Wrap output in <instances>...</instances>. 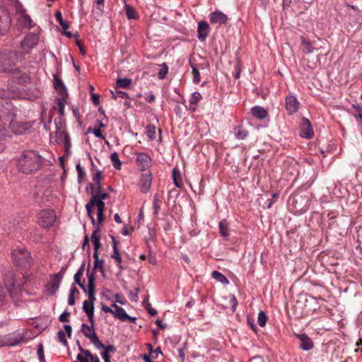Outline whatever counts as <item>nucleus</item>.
<instances>
[{"mask_svg": "<svg viewBox=\"0 0 362 362\" xmlns=\"http://www.w3.org/2000/svg\"><path fill=\"white\" fill-rule=\"evenodd\" d=\"M42 158L38 152L33 150L24 151L18 161V169L23 173L30 174L40 170Z\"/></svg>", "mask_w": 362, "mask_h": 362, "instance_id": "nucleus-1", "label": "nucleus"}, {"mask_svg": "<svg viewBox=\"0 0 362 362\" xmlns=\"http://www.w3.org/2000/svg\"><path fill=\"white\" fill-rule=\"evenodd\" d=\"M15 118V108L11 103L7 101L3 103L0 101V119L4 123L8 122L9 127L14 133L22 134L24 129L18 125Z\"/></svg>", "mask_w": 362, "mask_h": 362, "instance_id": "nucleus-2", "label": "nucleus"}, {"mask_svg": "<svg viewBox=\"0 0 362 362\" xmlns=\"http://www.w3.org/2000/svg\"><path fill=\"white\" fill-rule=\"evenodd\" d=\"M20 54L16 51L0 53V72L6 73L17 71L15 66L20 59Z\"/></svg>", "mask_w": 362, "mask_h": 362, "instance_id": "nucleus-3", "label": "nucleus"}, {"mask_svg": "<svg viewBox=\"0 0 362 362\" xmlns=\"http://www.w3.org/2000/svg\"><path fill=\"white\" fill-rule=\"evenodd\" d=\"M94 206H96L98 209V223L99 225H102L104 220L103 212L105 209V202L102 201L101 199H98V195L95 194L92 195L91 199L86 205L88 216L90 218L93 224H95V218L93 215V209Z\"/></svg>", "mask_w": 362, "mask_h": 362, "instance_id": "nucleus-4", "label": "nucleus"}, {"mask_svg": "<svg viewBox=\"0 0 362 362\" xmlns=\"http://www.w3.org/2000/svg\"><path fill=\"white\" fill-rule=\"evenodd\" d=\"M4 281L7 286V292L9 293L11 298L16 299L21 292V284L18 283L16 278V274L12 270L7 271L4 274Z\"/></svg>", "mask_w": 362, "mask_h": 362, "instance_id": "nucleus-5", "label": "nucleus"}, {"mask_svg": "<svg viewBox=\"0 0 362 362\" xmlns=\"http://www.w3.org/2000/svg\"><path fill=\"white\" fill-rule=\"evenodd\" d=\"M14 264L27 268L30 266L31 256L25 248H18L12 252Z\"/></svg>", "mask_w": 362, "mask_h": 362, "instance_id": "nucleus-6", "label": "nucleus"}, {"mask_svg": "<svg viewBox=\"0 0 362 362\" xmlns=\"http://www.w3.org/2000/svg\"><path fill=\"white\" fill-rule=\"evenodd\" d=\"M56 218L54 211L51 209L42 210L38 214L39 223L43 228L52 226L55 222Z\"/></svg>", "mask_w": 362, "mask_h": 362, "instance_id": "nucleus-7", "label": "nucleus"}, {"mask_svg": "<svg viewBox=\"0 0 362 362\" xmlns=\"http://www.w3.org/2000/svg\"><path fill=\"white\" fill-rule=\"evenodd\" d=\"M39 36L35 33H30L26 35L21 42L22 49L25 53L30 52L38 42Z\"/></svg>", "mask_w": 362, "mask_h": 362, "instance_id": "nucleus-8", "label": "nucleus"}, {"mask_svg": "<svg viewBox=\"0 0 362 362\" xmlns=\"http://www.w3.org/2000/svg\"><path fill=\"white\" fill-rule=\"evenodd\" d=\"M11 17L5 9L0 8V35H4L10 28Z\"/></svg>", "mask_w": 362, "mask_h": 362, "instance_id": "nucleus-9", "label": "nucleus"}, {"mask_svg": "<svg viewBox=\"0 0 362 362\" xmlns=\"http://www.w3.org/2000/svg\"><path fill=\"white\" fill-rule=\"evenodd\" d=\"M313 134L314 132L310 122L307 118H303L302 123L300 124V135L306 139H311Z\"/></svg>", "mask_w": 362, "mask_h": 362, "instance_id": "nucleus-10", "label": "nucleus"}, {"mask_svg": "<svg viewBox=\"0 0 362 362\" xmlns=\"http://www.w3.org/2000/svg\"><path fill=\"white\" fill-rule=\"evenodd\" d=\"M286 110L289 114L296 112L299 108L300 103L293 95H288L286 99Z\"/></svg>", "mask_w": 362, "mask_h": 362, "instance_id": "nucleus-11", "label": "nucleus"}, {"mask_svg": "<svg viewBox=\"0 0 362 362\" xmlns=\"http://www.w3.org/2000/svg\"><path fill=\"white\" fill-rule=\"evenodd\" d=\"M314 50L319 52V54L327 55L329 52L328 42L325 39H319L317 42H314Z\"/></svg>", "mask_w": 362, "mask_h": 362, "instance_id": "nucleus-12", "label": "nucleus"}, {"mask_svg": "<svg viewBox=\"0 0 362 362\" xmlns=\"http://www.w3.org/2000/svg\"><path fill=\"white\" fill-rule=\"evenodd\" d=\"M94 301L95 300H85L83 303V310L87 314L90 324H93L94 317Z\"/></svg>", "mask_w": 362, "mask_h": 362, "instance_id": "nucleus-13", "label": "nucleus"}, {"mask_svg": "<svg viewBox=\"0 0 362 362\" xmlns=\"http://www.w3.org/2000/svg\"><path fill=\"white\" fill-rule=\"evenodd\" d=\"M228 21V17L223 13L216 11L211 13L210 21L211 23L225 24Z\"/></svg>", "mask_w": 362, "mask_h": 362, "instance_id": "nucleus-14", "label": "nucleus"}, {"mask_svg": "<svg viewBox=\"0 0 362 362\" xmlns=\"http://www.w3.org/2000/svg\"><path fill=\"white\" fill-rule=\"evenodd\" d=\"M209 24L205 21H201L198 24V38L201 41H204L209 34Z\"/></svg>", "mask_w": 362, "mask_h": 362, "instance_id": "nucleus-15", "label": "nucleus"}, {"mask_svg": "<svg viewBox=\"0 0 362 362\" xmlns=\"http://www.w3.org/2000/svg\"><path fill=\"white\" fill-rule=\"evenodd\" d=\"M54 86L59 95L69 96L64 83L57 75L54 76Z\"/></svg>", "mask_w": 362, "mask_h": 362, "instance_id": "nucleus-16", "label": "nucleus"}, {"mask_svg": "<svg viewBox=\"0 0 362 362\" xmlns=\"http://www.w3.org/2000/svg\"><path fill=\"white\" fill-rule=\"evenodd\" d=\"M100 226L98 223L96 228L93 230L92 235H91V241L94 246V252H98V250L100 247L101 245L100 243Z\"/></svg>", "mask_w": 362, "mask_h": 362, "instance_id": "nucleus-17", "label": "nucleus"}, {"mask_svg": "<svg viewBox=\"0 0 362 362\" xmlns=\"http://www.w3.org/2000/svg\"><path fill=\"white\" fill-rule=\"evenodd\" d=\"M298 338L301 341L300 347L305 351L310 350L313 347V342L311 339L305 334L297 335Z\"/></svg>", "mask_w": 362, "mask_h": 362, "instance_id": "nucleus-18", "label": "nucleus"}, {"mask_svg": "<svg viewBox=\"0 0 362 362\" xmlns=\"http://www.w3.org/2000/svg\"><path fill=\"white\" fill-rule=\"evenodd\" d=\"M112 307L115 308V310H113V315L115 317L119 319L121 321L124 322L127 321V317H128V315L126 313L125 310L119 307L115 303L112 305Z\"/></svg>", "mask_w": 362, "mask_h": 362, "instance_id": "nucleus-19", "label": "nucleus"}, {"mask_svg": "<svg viewBox=\"0 0 362 362\" xmlns=\"http://www.w3.org/2000/svg\"><path fill=\"white\" fill-rule=\"evenodd\" d=\"M152 177L150 173L143 175L141 179V189L144 193L149 191L151 185Z\"/></svg>", "mask_w": 362, "mask_h": 362, "instance_id": "nucleus-20", "label": "nucleus"}, {"mask_svg": "<svg viewBox=\"0 0 362 362\" xmlns=\"http://www.w3.org/2000/svg\"><path fill=\"white\" fill-rule=\"evenodd\" d=\"M136 160L141 165V170H144L149 166L151 158L147 154L140 153L137 154Z\"/></svg>", "mask_w": 362, "mask_h": 362, "instance_id": "nucleus-21", "label": "nucleus"}, {"mask_svg": "<svg viewBox=\"0 0 362 362\" xmlns=\"http://www.w3.org/2000/svg\"><path fill=\"white\" fill-rule=\"evenodd\" d=\"M251 112L253 116L260 119L266 118L268 115L267 110L259 106L252 107Z\"/></svg>", "mask_w": 362, "mask_h": 362, "instance_id": "nucleus-22", "label": "nucleus"}, {"mask_svg": "<svg viewBox=\"0 0 362 362\" xmlns=\"http://www.w3.org/2000/svg\"><path fill=\"white\" fill-rule=\"evenodd\" d=\"M60 285V282L58 279H56L54 276H52V279L49 282H48L47 287L50 294H54L59 289Z\"/></svg>", "mask_w": 362, "mask_h": 362, "instance_id": "nucleus-23", "label": "nucleus"}, {"mask_svg": "<svg viewBox=\"0 0 362 362\" xmlns=\"http://www.w3.org/2000/svg\"><path fill=\"white\" fill-rule=\"evenodd\" d=\"M60 97L55 100L56 104L57 105V109L59 114L60 116H63L64 115V103L68 98V96L59 95Z\"/></svg>", "mask_w": 362, "mask_h": 362, "instance_id": "nucleus-24", "label": "nucleus"}, {"mask_svg": "<svg viewBox=\"0 0 362 362\" xmlns=\"http://www.w3.org/2000/svg\"><path fill=\"white\" fill-rule=\"evenodd\" d=\"M93 258H94V267L93 270L96 269H99L102 274H104L105 269L103 267L104 261L103 259H99L98 252H93Z\"/></svg>", "mask_w": 362, "mask_h": 362, "instance_id": "nucleus-25", "label": "nucleus"}, {"mask_svg": "<svg viewBox=\"0 0 362 362\" xmlns=\"http://www.w3.org/2000/svg\"><path fill=\"white\" fill-rule=\"evenodd\" d=\"M301 40H302V45L303 46V52L305 54H310L315 51L314 48H313L314 43L312 44L310 41L307 40L303 37H301Z\"/></svg>", "mask_w": 362, "mask_h": 362, "instance_id": "nucleus-26", "label": "nucleus"}, {"mask_svg": "<svg viewBox=\"0 0 362 362\" xmlns=\"http://www.w3.org/2000/svg\"><path fill=\"white\" fill-rule=\"evenodd\" d=\"M212 277L217 281L221 282L223 284H228L229 281L228 279L221 272L218 271H214L211 274Z\"/></svg>", "mask_w": 362, "mask_h": 362, "instance_id": "nucleus-27", "label": "nucleus"}, {"mask_svg": "<svg viewBox=\"0 0 362 362\" xmlns=\"http://www.w3.org/2000/svg\"><path fill=\"white\" fill-rule=\"evenodd\" d=\"M6 339L7 346H16L23 341V337L18 334L14 337H6Z\"/></svg>", "mask_w": 362, "mask_h": 362, "instance_id": "nucleus-28", "label": "nucleus"}, {"mask_svg": "<svg viewBox=\"0 0 362 362\" xmlns=\"http://www.w3.org/2000/svg\"><path fill=\"white\" fill-rule=\"evenodd\" d=\"M248 135L247 131L244 129L242 127H237L235 129V138L239 140L245 139Z\"/></svg>", "mask_w": 362, "mask_h": 362, "instance_id": "nucleus-29", "label": "nucleus"}, {"mask_svg": "<svg viewBox=\"0 0 362 362\" xmlns=\"http://www.w3.org/2000/svg\"><path fill=\"white\" fill-rule=\"evenodd\" d=\"M89 187L91 189V194L92 195L93 194H97L98 199H101V200L103 201L104 199L109 197V194L107 193L102 192V189L98 190V189H95L94 186L92 184H90Z\"/></svg>", "mask_w": 362, "mask_h": 362, "instance_id": "nucleus-30", "label": "nucleus"}, {"mask_svg": "<svg viewBox=\"0 0 362 362\" xmlns=\"http://www.w3.org/2000/svg\"><path fill=\"white\" fill-rule=\"evenodd\" d=\"M93 325H94V323L93 324V325H91L90 327L86 324L82 325L81 331L83 333V334L88 339H90L91 337L92 334L95 333V332L93 329Z\"/></svg>", "mask_w": 362, "mask_h": 362, "instance_id": "nucleus-31", "label": "nucleus"}, {"mask_svg": "<svg viewBox=\"0 0 362 362\" xmlns=\"http://www.w3.org/2000/svg\"><path fill=\"white\" fill-rule=\"evenodd\" d=\"M125 11L127 17L128 19H136L138 18V15L135 9L131 6L126 4L125 5Z\"/></svg>", "mask_w": 362, "mask_h": 362, "instance_id": "nucleus-32", "label": "nucleus"}, {"mask_svg": "<svg viewBox=\"0 0 362 362\" xmlns=\"http://www.w3.org/2000/svg\"><path fill=\"white\" fill-rule=\"evenodd\" d=\"M162 204V196L159 194H156L153 199V209L154 213L157 214Z\"/></svg>", "mask_w": 362, "mask_h": 362, "instance_id": "nucleus-33", "label": "nucleus"}, {"mask_svg": "<svg viewBox=\"0 0 362 362\" xmlns=\"http://www.w3.org/2000/svg\"><path fill=\"white\" fill-rule=\"evenodd\" d=\"M173 180H174L175 185L177 187H182V183L181 181V175L177 169H176V168L173 169Z\"/></svg>", "mask_w": 362, "mask_h": 362, "instance_id": "nucleus-34", "label": "nucleus"}, {"mask_svg": "<svg viewBox=\"0 0 362 362\" xmlns=\"http://www.w3.org/2000/svg\"><path fill=\"white\" fill-rule=\"evenodd\" d=\"M132 79L130 78H117L116 81V87L117 88H127L130 86Z\"/></svg>", "mask_w": 362, "mask_h": 362, "instance_id": "nucleus-35", "label": "nucleus"}, {"mask_svg": "<svg viewBox=\"0 0 362 362\" xmlns=\"http://www.w3.org/2000/svg\"><path fill=\"white\" fill-rule=\"evenodd\" d=\"M219 228H220V233L223 237L226 238V237L228 236L229 233H228V223L225 220L220 221Z\"/></svg>", "mask_w": 362, "mask_h": 362, "instance_id": "nucleus-36", "label": "nucleus"}, {"mask_svg": "<svg viewBox=\"0 0 362 362\" xmlns=\"http://www.w3.org/2000/svg\"><path fill=\"white\" fill-rule=\"evenodd\" d=\"M56 19L62 27L64 30H66L69 28V23L63 20L62 13L59 11L56 12Z\"/></svg>", "mask_w": 362, "mask_h": 362, "instance_id": "nucleus-37", "label": "nucleus"}, {"mask_svg": "<svg viewBox=\"0 0 362 362\" xmlns=\"http://www.w3.org/2000/svg\"><path fill=\"white\" fill-rule=\"evenodd\" d=\"M102 178H103L102 173L100 171H97L93 176V181L95 182V186L94 187L95 189L101 190L102 185H101L100 181H101Z\"/></svg>", "mask_w": 362, "mask_h": 362, "instance_id": "nucleus-38", "label": "nucleus"}, {"mask_svg": "<svg viewBox=\"0 0 362 362\" xmlns=\"http://www.w3.org/2000/svg\"><path fill=\"white\" fill-rule=\"evenodd\" d=\"M110 158H111L113 166L116 169L119 170L121 168L122 164L119 159L118 154L116 152L111 153Z\"/></svg>", "mask_w": 362, "mask_h": 362, "instance_id": "nucleus-39", "label": "nucleus"}, {"mask_svg": "<svg viewBox=\"0 0 362 362\" xmlns=\"http://www.w3.org/2000/svg\"><path fill=\"white\" fill-rule=\"evenodd\" d=\"M95 284H88V288L86 292L88 295V300H95Z\"/></svg>", "mask_w": 362, "mask_h": 362, "instance_id": "nucleus-40", "label": "nucleus"}, {"mask_svg": "<svg viewBox=\"0 0 362 362\" xmlns=\"http://www.w3.org/2000/svg\"><path fill=\"white\" fill-rule=\"evenodd\" d=\"M89 339L97 349L105 348V345L100 341V339L96 335V333L92 334L91 337Z\"/></svg>", "mask_w": 362, "mask_h": 362, "instance_id": "nucleus-41", "label": "nucleus"}, {"mask_svg": "<svg viewBox=\"0 0 362 362\" xmlns=\"http://www.w3.org/2000/svg\"><path fill=\"white\" fill-rule=\"evenodd\" d=\"M267 321V316L264 311H261L258 315V324L260 327H263L265 326Z\"/></svg>", "mask_w": 362, "mask_h": 362, "instance_id": "nucleus-42", "label": "nucleus"}, {"mask_svg": "<svg viewBox=\"0 0 362 362\" xmlns=\"http://www.w3.org/2000/svg\"><path fill=\"white\" fill-rule=\"evenodd\" d=\"M168 71V67L165 63H163L161 65V69H160L159 72L158 73V77L159 79H163Z\"/></svg>", "mask_w": 362, "mask_h": 362, "instance_id": "nucleus-43", "label": "nucleus"}, {"mask_svg": "<svg viewBox=\"0 0 362 362\" xmlns=\"http://www.w3.org/2000/svg\"><path fill=\"white\" fill-rule=\"evenodd\" d=\"M146 134L151 139H155L156 127L153 125L148 124L146 126Z\"/></svg>", "mask_w": 362, "mask_h": 362, "instance_id": "nucleus-44", "label": "nucleus"}, {"mask_svg": "<svg viewBox=\"0 0 362 362\" xmlns=\"http://www.w3.org/2000/svg\"><path fill=\"white\" fill-rule=\"evenodd\" d=\"M111 93L112 95V97L116 99L117 98H129V95L128 94L126 93V92H124V91H122V90H118L117 88H115V91H111Z\"/></svg>", "mask_w": 362, "mask_h": 362, "instance_id": "nucleus-45", "label": "nucleus"}, {"mask_svg": "<svg viewBox=\"0 0 362 362\" xmlns=\"http://www.w3.org/2000/svg\"><path fill=\"white\" fill-rule=\"evenodd\" d=\"M202 98V95L199 92H194L192 94L189 103L191 105H197Z\"/></svg>", "mask_w": 362, "mask_h": 362, "instance_id": "nucleus-46", "label": "nucleus"}, {"mask_svg": "<svg viewBox=\"0 0 362 362\" xmlns=\"http://www.w3.org/2000/svg\"><path fill=\"white\" fill-rule=\"evenodd\" d=\"M84 270V264H83L81 267L78 269L77 272L74 275V281L76 284H79L81 282V278L83 275Z\"/></svg>", "mask_w": 362, "mask_h": 362, "instance_id": "nucleus-47", "label": "nucleus"}, {"mask_svg": "<svg viewBox=\"0 0 362 362\" xmlns=\"http://www.w3.org/2000/svg\"><path fill=\"white\" fill-rule=\"evenodd\" d=\"M64 146L65 151L66 153H69V148L71 147V140L67 133H64Z\"/></svg>", "mask_w": 362, "mask_h": 362, "instance_id": "nucleus-48", "label": "nucleus"}, {"mask_svg": "<svg viewBox=\"0 0 362 362\" xmlns=\"http://www.w3.org/2000/svg\"><path fill=\"white\" fill-rule=\"evenodd\" d=\"M37 355L40 362H45L42 344H40L37 348Z\"/></svg>", "mask_w": 362, "mask_h": 362, "instance_id": "nucleus-49", "label": "nucleus"}, {"mask_svg": "<svg viewBox=\"0 0 362 362\" xmlns=\"http://www.w3.org/2000/svg\"><path fill=\"white\" fill-rule=\"evenodd\" d=\"M7 290L0 285V306L3 305L4 300L7 296Z\"/></svg>", "mask_w": 362, "mask_h": 362, "instance_id": "nucleus-50", "label": "nucleus"}, {"mask_svg": "<svg viewBox=\"0 0 362 362\" xmlns=\"http://www.w3.org/2000/svg\"><path fill=\"white\" fill-rule=\"evenodd\" d=\"M192 67V74H193V80L195 83H199L200 81V75L199 70L194 66Z\"/></svg>", "mask_w": 362, "mask_h": 362, "instance_id": "nucleus-51", "label": "nucleus"}, {"mask_svg": "<svg viewBox=\"0 0 362 362\" xmlns=\"http://www.w3.org/2000/svg\"><path fill=\"white\" fill-rule=\"evenodd\" d=\"M57 337L59 341H61L64 346H67L68 343L65 337V334L63 331H59Z\"/></svg>", "mask_w": 362, "mask_h": 362, "instance_id": "nucleus-52", "label": "nucleus"}, {"mask_svg": "<svg viewBox=\"0 0 362 362\" xmlns=\"http://www.w3.org/2000/svg\"><path fill=\"white\" fill-rule=\"evenodd\" d=\"M70 315V313L67 311H64L62 314L60 315L59 317V320L62 322H69V317Z\"/></svg>", "mask_w": 362, "mask_h": 362, "instance_id": "nucleus-53", "label": "nucleus"}, {"mask_svg": "<svg viewBox=\"0 0 362 362\" xmlns=\"http://www.w3.org/2000/svg\"><path fill=\"white\" fill-rule=\"evenodd\" d=\"M112 258L115 259L117 262L120 263L122 262V258L120 257L118 248L115 247V250H113V254L111 255Z\"/></svg>", "mask_w": 362, "mask_h": 362, "instance_id": "nucleus-54", "label": "nucleus"}, {"mask_svg": "<svg viewBox=\"0 0 362 362\" xmlns=\"http://www.w3.org/2000/svg\"><path fill=\"white\" fill-rule=\"evenodd\" d=\"M66 268L62 267L59 273L53 274L52 276H54L56 279H58L59 281L61 283L62 279L64 277V274L65 273Z\"/></svg>", "mask_w": 362, "mask_h": 362, "instance_id": "nucleus-55", "label": "nucleus"}, {"mask_svg": "<svg viewBox=\"0 0 362 362\" xmlns=\"http://www.w3.org/2000/svg\"><path fill=\"white\" fill-rule=\"evenodd\" d=\"M88 276V284H95V274L93 271L91 274H87Z\"/></svg>", "mask_w": 362, "mask_h": 362, "instance_id": "nucleus-56", "label": "nucleus"}, {"mask_svg": "<svg viewBox=\"0 0 362 362\" xmlns=\"http://www.w3.org/2000/svg\"><path fill=\"white\" fill-rule=\"evenodd\" d=\"M10 97H11V95L8 90H0V98H9Z\"/></svg>", "mask_w": 362, "mask_h": 362, "instance_id": "nucleus-57", "label": "nucleus"}, {"mask_svg": "<svg viewBox=\"0 0 362 362\" xmlns=\"http://www.w3.org/2000/svg\"><path fill=\"white\" fill-rule=\"evenodd\" d=\"M76 170H77V172H78V179L81 180L82 178V177L85 176V173L83 171V169H82L80 163H78L76 165Z\"/></svg>", "mask_w": 362, "mask_h": 362, "instance_id": "nucleus-58", "label": "nucleus"}, {"mask_svg": "<svg viewBox=\"0 0 362 362\" xmlns=\"http://www.w3.org/2000/svg\"><path fill=\"white\" fill-rule=\"evenodd\" d=\"M91 99H92L93 103L95 105H99V103H100V96H99V95L95 94V93H93L92 95H91Z\"/></svg>", "mask_w": 362, "mask_h": 362, "instance_id": "nucleus-59", "label": "nucleus"}, {"mask_svg": "<svg viewBox=\"0 0 362 362\" xmlns=\"http://www.w3.org/2000/svg\"><path fill=\"white\" fill-rule=\"evenodd\" d=\"M79 350L88 358L90 359L91 357H93L94 355L91 354V352L88 349H83L81 346H79Z\"/></svg>", "mask_w": 362, "mask_h": 362, "instance_id": "nucleus-60", "label": "nucleus"}, {"mask_svg": "<svg viewBox=\"0 0 362 362\" xmlns=\"http://www.w3.org/2000/svg\"><path fill=\"white\" fill-rule=\"evenodd\" d=\"M230 301L232 303V310H233V312H234L235 310V308L238 305V300L233 295H231L230 296Z\"/></svg>", "mask_w": 362, "mask_h": 362, "instance_id": "nucleus-61", "label": "nucleus"}, {"mask_svg": "<svg viewBox=\"0 0 362 362\" xmlns=\"http://www.w3.org/2000/svg\"><path fill=\"white\" fill-rule=\"evenodd\" d=\"M129 297L130 300L133 302L138 301L139 297H138L137 293H134L132 291H129Z\"/></svg>", "mask_w": 362, "mask_h": 362, "instance_id": "nucleus-62", "label": "nucleus"}, {"mask_svg": "<svg viewBox=\"0 0 362 362\" xmlns=\"http://www.w3.org/2000/svg\"><path fill=\"white\" fill-rule=\"evenodd\" d=\"M104 349L105 352L110 353V352H115L116 351L115 347L113 345H108L107 346H105V348H103Z\"/></svg>", "mask_w": 362, "mask_h": 362, "instance_id": "nucleus-63", "label": "nucleus"}, {"mask_svg": "<svg viewBox=\"0 0 362 362\" xmlns=\"http://www.w3.org/2000/svg\"><path fill=\"white\" fill-rule=\"evenodd\" d=\"M101 356H102L103 358L104 359L105 362H107V361L111 362L110 361V356L109 355L108 353L103 351L101 354Z\"/></svg>", "mask_w": 362, "mask_h": 362, "instance_id": "nucleus-64", "label": "nucleus"}]
</instances>
